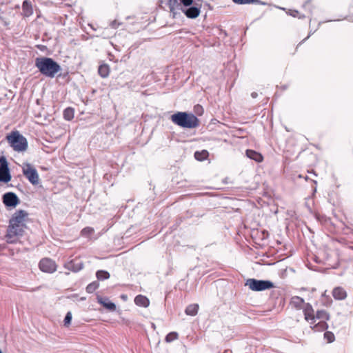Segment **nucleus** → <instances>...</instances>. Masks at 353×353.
<instances>
[{
    "label": "nucleus",
    "mask_w": 353,
    "mask_h": 353,
    "mask_svg": "<svg viewBox=\"0 0 353 353\" xmlns=\"http://www.w3.org/2000/svg\"><path fill=\"white\" fill-rule=\"evenodd\" d=\"M64 268L74 272H77L83 269V263L79 259H74L65 263Z\"/></svg>",
    "instance_id": "11"
},
{
    "label": "nucleus",
    "mask_w": 353,
    "mask_h": 353,
    "mask_svg": "<svg viewBox=\"0 0 353 353\" xmlns=\"http://www.w3.org/2000/svg\"><path fill=\"white\" fill-rule=\"evenodd\" d=\"M74 111L72 108H67L63 111V118L67 121H71L74 118Z\"/></svg>",
    "instance_id": "25"
},
{
    "label": "nucleus",
    "mask_w": 353,
    "mask_h": 353,
    "mask_svg": "<svg viewBox=\"0 0 353 353\" xmlns=\"http://www.w3.org/2000/svg\"><path fill=\"white\" fill-rule=\"evenodd\" d=\"M97 301L110 311H114L116 310V305L110 301L107 297L97 296Z\"/></svg>",
    "instance_id": "14"
},
{
    "label": "nucleus",
    "mask_w": 353,
    "mask_h": 353,
    "mask_svg": "<svg viewBox=\"0 0 353 353\" xmlns=\"http://www.w3.org/2000/svg\"><path fill=\"white\" fill-rule=\"evenodd\" d=\"M303 7L305 10H308L312 13V0H307L303 5Z\"/></svg>",
    "instance_id": "34"
},
{
    "label": "nucleus",
    "mask_w": 353,
    "mask_h": 353,
    "mask_svg": "<svg viewBox=\"0 0 353 353\" xmlns=\"http://www.w3.org/2000/svg\"><path fill=\"white\" fill-rule=\"evenodd\" d=\"M178 336L179 335H178L177 332H172L166 335L165 340L166 342L170 343V342L177 339Z\"/></svg>",
    "instance_id": "29"
},
{
    "label": "nucleus",
    "mask_w": 353,
    "mask_h": 353,
    "mask_svg": "<svg viewBox=\"0 0 353 353\" xmlns=\"http://www.w3.org/2000/svg\"><path fill=\"white\" fill-rule=\"evenodd\" d=\"M290 304L295 308L299 310L305 303H304L303 299H302L298 296H294L292 297L291 301H290Z\"/></svg>",
    "instance_id": "19"
},
{
    "label": "nucleus",
    "mask_w": 353,
    "mask_h": 353,
    "mask_svg": "<svg viewBox=\"0 0 353 353\" xmlns=\"http://www.w3.org/2000/svg\"><path fill=\"white\" fill-rule=\"evenodd\" d=\"M168 4L171 12H173L175 8L179 7L181 8V3L179 0H169Z\"/></svg>",
    "instance_id": "27"
},
{
    "label": "nucleus",
    "mask_w": 353,
    "mask_h": 353,
    "mask_svg": "<svg viewBox=\"0 0 353 353\" xmlns=\"http://www.w3.org/2000/svg\"><path fill=\"white\" fill-rule=\"evenodd\" d=\"M0 353H3L2 351L0 350Z\"/></svg>",
    "instance_id": "42"
},
{
    "label": "nucleus",
    "mask_w": 353,
    "mask_h": 353,
    "mask_svg": "<svg viewBox=\"0 0 353 353\" xmlns=\"http://www.w3.org/2000/svg\"><path fill=\"white\" fill-rule=\"evenodd\" d=\"M288 14L290 16H292L293 17H298L299 19L304 18V15H301L298 10H289L288 12Z\"/></svg>",
    "instance_id": "32"
},
{
    "label": "nucleus",
    "mask_w": 353,
    "mask_h": 353,
    "mask_svg": "<svg viewBox=\"0 0 353 353\" xmlns=\"http://www.w3.org/2000/svg\"><path fill=\"white\" fill-rule=\"evenodd\" d=\"M332 296L336 300H344L347 297V292L343 288L336 287L332 290Z\"/></svg>",
    "instance_id": "15"
},
{
    "label": "nucleus",
    "mask_w": 353,
    "mask_h": 353,
    "mask_svg": "<svg viewBox=\"0 0 353 353\" xmlns=\"http://www.w3.org/2000/svg\"><path fill=\"white\" fill-rule=\"evenodd\" d=\"M134 303L137 305L147 307L150 305L149 299L143 295H137L134 299Z\"/></svg>",
    "instance_id": "18"
},
{
    "label": "nucleus",
    "mask_w": 353,
    "mask_h": 353,
    "mask_svg": "<svg viewBox=\"0 0 353 353\" xmlns=\"http://www.w3.org/2000/svg\"><path fill=\"white\" fill-rule=\"evenodd\" d=\"M40 270L43 272L53 273L57 270L55 262L48 258L41 259L39 263Z\"/></svg>",
    "instance_id": "8"
},
{
    "label": "nucleus",
    "mask_w": 353,
    "mask_h": 353,
    "mask_svg": "<svg viewBox=\"0 0 353 353\" xmlns=\"http://www.w3.org/2000/svg\"><path fill=\"white\" fill-rule=\"evenodd\" d=\"M196 108H201V109L202 108L201 106H199V105H198Z\"/></svg>",
    "instance_id": "41"
},
{
    "label": "nucleus",
    "mask_w": 353,
    "mask_h": 353,
    "mask_svg": "<svg viewBox=\"0 0 353 353\" xmlns=\"http://www.w3.org/2000/svg\"><path fill=\"white\" fill-rule=\"evenodd\" d=\"M324 338L328 343H332L335 340L334 334L332 332L327 331L324 333Z\"/></svg>",
    "instance_id": "30"
},
{
    "label": "nucleus",
    "mask_w": 353,
    "mask_h": 353,
    "mask_svg": "<svg viewBox=\"0 0 353 353\" xmlns=\"http://www.w3.org/2000/svg\"><path fill=\"white\" fill-rule=\"evenodd\" d=\"M11 180L8 163L4 157H0V182L8 183Z\"/></svg>",
    "instance_id": "7"
},
{
    "label": "nucleus",
    "mask_w": 353,
    "mask_h": 353,
    "mask_svg": "<svg viewBox=\"0 0 353 353\" xmlns=\"http://www.w3.org/2000/svg\"><path fill=\"white\" fill-rule=\"evenodd\" d=\"M171 121L183 128H195L199 125L198 118L192 113L177 112L171 116Z\"/></svg>",
    "instance_id": "2"
},
{
    "label": "nucleus",
    "mask_w": 353,
    "mask_h": 353,
    "mask_svg": "<svg viewBox=\"0 0 353 353\" xmlns=\"http://www.w3.org/2000/svg\"><path fill=\"white\" fill-rule=\"evenodd\" d=\"M23 15L28 17L33 14V10L31 3L28 0H25L22 4Z\"/></svg>",
    "instance_id": "16"
},
{
    "label": "nucleus",
    "mask_w": 353,
    "mask_h": 353,
    "mask_svg": "<svg viewBox=\"0 0 353 353\" xmlns=\"http://www.w3.org/2000/svg\"><path fill=\"white\" fill-rule=\"evenodd\" d=\"M23 174L32 185L39 183V176L37 170L30 163H25L23 166Z\"/></svg>",
    "instance_id": "6"
},
{
    "label": "nucleus",
    "mask_w": 353,
    "mask_h": 353,
    "mask_svg": "<svg viewBox=\"0 0 353 353\" xmlns=\"http://www.w3.org/2000/svg\"><path fill=\"white\" fill-rule=\"evenodd\" d=\"M35 66L43 76L54 78L61 70L60 65L53 59L46 57H37L35 59Z\"/></svg>",
    "instance_id": "1"
},
{
    "label": "nucleus",
    "mask_w": 353,
    "mask_h": 353,
    "mask_svg": "<svg viewBox=\"0 0 353 353\" xmlns=\"http://www.w3.org/2000/svg\"><path fill=\"white\" fill-rule=\"evenodd\" d=\"M99 284L97 281L92 282L86 287V292L88 293H92L99 288Z\"/></svg>",
    "instance_id": "28"
},
{
    "label": "nucleus",
    "mask_w": 353,
    "mask_h": 353,
    "mask_svg": "<svg viewBox=\"0 0 353 353\" xmlns=\"http://www.w3.org/2000/svg\"><path fill=\"white\" fill-rule=\"evenodd\" d=\"M3 203L7 207L14 208L19 203V199L14 192H7L3 195Z\"/></svg>",
    "instance_id": "10"
},
{
    "label": "nucleus",
    "mask_w": 353,
    "mask_h": 353,
    "mask_svg": "<svg viewBox=\"0 0 353 353\" xmlns=\"http://www.w3.org/2000/svg\"><path fill=\"white\" fill-rule=\"evenodd\" d=\"M223 353H232V351L230 350H226L224 351Z\"/></svg>",
    "instance_id": "39"
},
{
    "label": "nucleus",
    "mask_w": 353,
    "mask_h": 353,
    "mask_svg": "<svg viewBox=\"0 0 353 353\" xmlns=\"http://www.w3.org/2000/svg\"><path fill=\"white\" fill-rule=\"evenodd\" d=\"M181 10L188 18L195 19L200 14V8L190 6L188 7H181Z\"/></svg>",
    "instance_id": "13"
},
{
    "label": "nucleus",
    "mask_w": 353,
    "mask_h": 353,
    "mask_svg": "<svg viewBox=\"0 0 353 353\" xmlns=\"http://www.w3.org/2000/svg\"><path fill=\"white\" fill-rule=\"evenodd\" d=\"M199 310V305L198 304H191L189 305L185 310V312L187 315L190 316H195Z\"/></svg>",
    "instance_id": "20"
},
{
    "label": "nucleus",
    "mask_w": 353,
    "mask_h": 353,
    "mask_svg": "<svg viewBox=\"0 0 353 353\" xmlns=\"http://www.w3.org/2000/svg\"><path fill=\"white\" fill-rule=\"evenodd\" d=\"M303 314L305 319L311 325L315 323V315L314 309L310 303H305L303 306Z\"/></svg>",
    "instance_id": "12"
},
{
    "label": "nucleus",
    "mask_w": 353,
    "mask_h": 353,
    "mask_svg": "<svg viewBox=\"0 0 353 353\" xmlns=\"http://www.w3.org/2000/svg\"><path fill=\"white\" fill-rule=\"evenodd\" d=\"M6 139L14 151L23 152L28 148L27 139L18 131H13L8 134Z\"/></svg>",
    "instance_id": "3"
},
{
    "label": "nucleus",
    "mask_w": 353,
    "mask_h": 353,
    "mask_svg": "<svg viewBox=\"0 0 353 353\" xmlns=\"http://www.w3.org/2000/svg\"><path fill=\"white\" fill-rule=\"evenodd\" d=\"M120 23H118L116 20H114L110 23V26L111 28L116 29L120 26Z\"/></svg>",
    "instance_id": "37"
},
{
    "label": "nucleus",
    "mask_w": 353,
    "mask_h": 353,
    "mask_svg": "<svg viewBox=\"0 0 353 353\" xmlns=\"http://www.w3.org/2000/svg\"><path fill=\"white\" fill-rule=\"evenodd\" d=\"M28 214L23 210H19L14 212L10 220V223L13 225H26V219L28 217Z\"/></svg>",
    "instance_id": "9"
},
{
    "label": "nucleus",
    "mask_w": 353,
    "mask_h": 353,
    "mask_svg": "<svg viewBox=\"0 0 353 353\" xmlns=\"http://www.w3.org/2000/svg\"><path fill=\"white\" fill-rule=\"evenodd\" d=\"M94 230L92 228L86 227L81 230V235H83L84 236H88L90 234H92V233H94Z\"/></svg>",
    "instance_id": "31"
},
{
    "label": "nucleus",
    "mask_w": 353,
    "mask_h": 353,
    "mask_svg": "<svg viewBox=\"0 0 353 353\" xmlns=\"http://www.w3.org/2000/svg\"><path fill=\"white\" fill-rule=\"evenodd\" d=\"M245 286L256 292L263 291L274 288V283L268 280H257L255 279H248L245 282Z\"/></svg>",
    "instance_id": "4"
},
{
    "label": "nucleus",
    "mask_w": 353,
    "mask_h": 353,
    "mask_svg": "<svg viewBox=\"0 0 353 353\" xmlns=\"http://www.w3.org/2000/svg\"><path fill=\"white\" fill-rule=\"evenodd\" d=\"M26 228V225H13L10 223L6 234L7 241L10 243H15L19 236H23Z\"/></svg>",
    "instance_id": "5"
},
{
    "label": "nucleus",
    "mask_w": 353,
    "mask_h": 353,
    "mask_svg": "<svg viewBox=\"0 0 353 353\" xmlns=\"http://www.w3.org/2000/svg\"><path fill=\"white\" fill-rule=\"evenodd\" d=\"M319 319L320 321H327L330 319L329 314L325 310H319L315 316V319Z\"/></svg>",
    "instance_id": "24"
},
{
    "label": "nucleus",
    "mask_w": 353,
    "mask_h": 353,
    "mask_svg": "<svg viewBox=\"0 0 353 353\" xmlns=\"http://www.w3.org/2000/svg\"><path fill=\"white\" fill-rule=\"evenodd\" d=\"M233 2L238 4H250L254 3L256 0H232Z\"/></svg>",
    "instance_id": "35"
},
{
    "label": "nucleus",
    "mask_w": 353,
    "mask_h": 353,
    "mask_svg": "<svg viewBox=\"0 0 353 353\" xmlns=\"http://www.w3.org/2000/svg\"><path fill=\"white\" fill-rule=\"evenodd\" d=\"M209 153L207 150H203L201 151H196L194 152V157L196 160L202 161L208 157Z\"/></svg>",
    "instance_id": "22"
},
{
    "label": "nucleus",
    "mask_w": 353,
    "mask_h": 353,
    "mask_svg": "<svg viewBox=\"0 0 353 353\" xmlns=\"http://www.w3.org/2000/svg\"><path fill=\"white\" fill-rule=\"evenodd\" d=\"M181 7H188L192 4L193 0H179Z\"/></svg>",
    "instance_id": "36"
},
{
    "label": "nucleus",
    "mask_w": 353,
    "mask_h": 353,
    "mask_svg": "<svg viewBox=\"0 0 353 353\" xmlns=\"http://www.w3.org/2000/svg\"><path fill=\"white\" fill-rule=\"evenodd\" d=\"M328 325L326 321H320L317 324H314L313 327H312V330L315 332H323L327 329Z\"/></svg>",
    "instance_id": "21"
},
{
    "label": "nucleus",
    "mask_w": 353,
    "mask_h": 353,
    "mask_svg": "<svg viewBox=\"0 0 353 353\" xmlns=\"http://www.w3.org/2000/svg\"><path fill=\"white\" fill-rule=\"evenodd\" d=\"M310 35H308L307 37H305L303 41L302 42L305 41L306 39H307L309 38Z\"/></svg>",
    "instance_id": "40"
},
{
    "label": "nucleus",
    "mask_w": 353,
    "mask_h": 353,
    "mask_svg": "<svg viewBox=\"0 0 353 353\" xmlns=\"http://www.w3.org/2000/svg\"><path fill=\"white\" fill-rule=\"evenodd\" d=\"M245 153H246V156L249 159H252V160L255 161L256 162L260 163V162L263 161V156L260 153H259L254 150H247Z\"/></svg>",
    "instance_id": "17"
},
{
    "label": "nucleus",
    "mask_w": 353,
    "mask_h": 353,
    "mask_svg": "<svg viewBox=\"0 0 353 353\" xmlns=\"http://www.w3.org/2000/svg\"><path fill=\"white\" fill-rule=\"evenodd\" d=\"M98 72H99V75L101 77H103V78L107 77L108 76V74H109V67H108V65H106V64L101 65L99 67Z\"/></svg>",
    "instance_id": "23"
},
{
    "label": "nucleus",
    "mask_w": 353,
    "mask_h": 353,
    "mask_svg": "<svg viewBox=\"0 0 353 353\" xmlns=\"http://www.w3.org/2000/svg\"><path fill=\"white\" fill-rule=\"evenodd\" d=\"M71 321H72V313H71V312H68L65 316L64 321H63L64 325L68 326L70 324Z\"/></svg>",
    "instance_id": "33"
},
{
    "label": "nucleus",
    "mask_w": 353,
    "mask_h": 353,
    "mask_svg": "<svg viewBox=\"0 0 353 353\" xmlns=\"http://www.w3.org/2000/svg\"><path fill=\"white\" fill-rule=\"evenodd\" d=\"M96 276L98 280L103 281L110 278V274L105 270H98L96 272Z\"/></svg>",
    "instance_id": "26"
},
{
    "label": "nucleus",
    "mask_w": 353,
    "mask_h": 353,
    "mask_svg": "<svg viewBox=\"0 0 353 353\" xmlns=\"http://www.w3.org/2000/svg\"><path fill=\"white\" fill-rule=\"evenodd\" d=\"M251 96L252 98H256L258 96V94L256 92H254L251 94Z\"/></svg>",
    "instance_id": "38"
}]
</instances>
